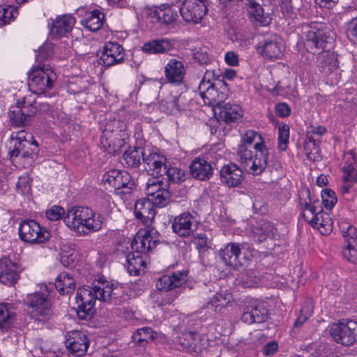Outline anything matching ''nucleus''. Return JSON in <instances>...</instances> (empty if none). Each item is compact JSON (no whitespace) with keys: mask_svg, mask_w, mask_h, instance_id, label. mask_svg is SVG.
Listing matches in <instances>:
<instances>
[{"mask_svg":"<svg viewBox=\"0 0 357 357\" xmlns=\"http://www.w3.org/2000/svg\"><path fill=\"white\" fill-rule=\"evenodd\" d=\"M56 79V73L50 67H34L29 74V88L33 93L41 94L52 88Z\"/></svg>","mask_w":357,"mask_h":357,"instance_id":"8","label":"nucleus"},{"mask_svg":"<svg viewBox=\"0 0 357 357\" xmlns=\"http://www.w3.org/2000/svg\"><path fill=\"white\" fill-rule=\"evenodd\" d=\"M17 190L22 194L28 193L31 190V184L28 176H21L16 184Z\"/></svg>","mask_w":357,"mask_h":357,"instance_id":"57","label":"nucleus"},{"mask_svg":"<svg viewBox=\"0 0 357 357\" xmlns=\"http://www.w3.org/2000/svg\"><path fill=\"white\" fill-rule=\"evenodd\" d=\"M186 73L182 61L171 59L164 67V74L167 81L174 85L181 84Z\"/></svg>","mask_w":357,"mask_h":357,"instance_id":"22","label":"nucleus"},{"mask_svg":"<svg viewBox=\"0 0 357 357\" xmlns=\"http://www.w3.org/2000/svg\"><path fill=\"white\" fill-rule=\"evenodd\" d=\"M214 114L218 115L220 121L227 123L235 122L243 116V110L238 105L225 103L215 109Z\"/></svg>","mask_w":357,"mask_h":357,"instance_id":"27","label":"nucleus"},{"mask_svg":"<svg viewBox=\"0 0 357 357\" xmlns=\"http://www.w3.org/2000/svg\"><path fill=\"white\" fill-rule=\"evenodd\" d=\"M19 236L22 241L30 244H40L48 241L51 236L46 229L33 220H24L19 227Z\"/></svg>","mask_w":357,"mask_h":357,"instance_id":"10","label":"nucleus"},{"mask_svg":"<svg viewBox=\"0 0 357 357\" xmlns=\"http://www.w3.org/2000/svg\"><path fill=\"white\" fill-rule=\"evenodd\" d=\"M15 313L8 303L0 304V329L8 328L13 323Z\"/></svg>","mask_w":357,"mask_h":357,"instance_id":"41","label":"nucleus"},{"mask_svg":"<svg viewBox=\"0 0 357 357\" xmlns=\"http://www.w3.org/2000/svg\"><path fill=\"white\" fill-rule=\"evenodd\" d=\"M303 33L306 38L307 45L311 49H325L327 43H331L334 33L319 23L313 22L303 26Z\"/></svg>","mask_w":357,"mask_h":357,"instance_id":"6","label":"nucleus"},{"mask_svg":"<svg viewBox=\"0 0 357 357\" xmlns=\"http://www.w3.org/2000/svg\"><path fill=\"white\" fill-rule=\"evenodd\" d=\"M135 214L144 225H150L155 215L153 202L149 199H139L135 205Z\"/></svg>","mask_w":357,"mask_h":357,"instance_id":"29","label":"nucleus"},{"mask_svg":"<svg viewBox=\"0 0 357 357\" xmlns=\"http://www.w3.org/2000/svg\"><path fill=\"white\" fill-rule=\"evenodd\" d=\"M48 294L36 292L27 296L26 303L30 309L31 317L39 321H45L52 315V305Z\"/></svg>","mask_w":357,"mask_h":357,"instance_id":"9","label":"nucleus"},{"mask_svg":"<svg viewBox=\"0 0 357 357\" xmlns=\"http://www.w3.org/2000/svg\"><path fill=\"white\" fill-rule=\"evenodd\" d=\"M18 14L17 9L10 5H2L0 6V20L4 24L10 23Z\"/></svg>","mask_w":357,"mask_h":357,"instance_id":"47","label":"nucleus"},{"mask_svg":"<svg viewBox=\"0 0 357 357\" xmlns=\"http://www.w3.org/2000/svg\"><path fill=\"white\" fill-rule=\"evenodd\" d=\"M55 287L63 295L70 294L75 288V280L70 273L63 272L57 277Z\"/></svg>","mask_w":357,"mask_h":357,"instance_id":"36","label":"nucleus"},{"mask_svg":"<svg viewBox=\"0 0 357 357\" xmlns=\"http://www.w3.org/2000/svg\"><path fill=\"white\" fill-rule=\"evenodd\" d=\"M193 57L201 65L208 64L211 61L208 49L206 47L195 48Z\"/></svg>","mask_w":357,"mask_h":357,"instance_id":"50","label":"nucleus"},{"mask_svg":"<svg viewBox=\"0 0 357 357\" xmlns=\"http://www.w3.org/2000/svg\"><path fill=\"white\" fill-rule=\"evenodd\" d=\"M75 24V19L71 15H63L51 20L48 23L50 34L59 38L69 33Z\"/></svg>","mask_w":357,"mask_h":357,"instance_id":"21","label":"nucleus"},{"mask_svg":"<svg viewBox=\"0 0 357 357\" xmlns=\"http://www.w3.org/2000/svg\"><path fill=\"white\" fill-rule=\"evenodd\" d=\"M281 9L283 14L290 18L295 17L298 11V9L294 7L291 0H282Z\"/></svg>","mask_w":357,"mask_h":357,"instance_id":"54","label":"nucleus"},{"mask_svg":"<svg viewBox=\"0 0 357 357\" xmlns=\"http://www.w3.org/2000/svg\"><path fill=\"white\" fill-rule=\"evenodd\" d=\"M278 236V232L274 225L268 222H264L254 230V238L259 242L268 238L275 239Z\"/></svg>","mask_w":357,"mask_h":357,"instance_id":"37","label":"nucleus"},{"mask_svg":"<svg viewBox=\"0 0 357 357\" xmlns=\"http://www.w3.org/2000/svg\"><path fill=\"white\" fill-rule=\"evenodd\" d=\"M66 345L68 351L77 356H84L89 346L87 336L79 331H72L66 335Z\"/></svg>","mask_w":357,"mask_h":357,"instance_id":"16","label":"nucleus"},{"mask_svg":"<svg viewBox=\"0 0 357 357\" xmlns=\"http://www.w3.org/2000/svg\"><path fill=\"white\" fill-rule=\"evenodd\" d=\"M188 280L187 272L177 271L171 275H165L158 279L156 287L159 290L168 291L182 287Z\"/></svg>","mask_w":357,"mask_h":357,"instance_id":"25","label":"nucleus"},{"mask_svg":"<svg viewBox=\"0 0 357 357\" xmlns=\"http://www.w3.org/2000/svg\"><path fill=\"white\" fill-rule=\"evenodd\" d=\"M167 158L157 150H151L145 153L144 162L146 170L155 176H162L165 169Z\"/></svg>","mask_w":357,"mask_h":357,"instance_id":"18","label":"nucleus"},{"mask_svg":"<svg viewBox=\"0 0 357 357\" xmlns=\"http://www.w3.org/2000/svg\"><path fill=\"white\" fill-rule=\"evenodd\" d=\"M237 150L238 161L246 172L253 175L261 174L267 167L269 156L264 140L257 132L248 130Z\"/></svg>","mask_w":357,"mask_h":357,"instance_id":"1","label":"nucleus"},{"mask_svg":"<svg viewBox=\"0 0 357 357\" xmlns=\"http://www.w3.org/2000/svg\"><path fill=\"white\" fill-rule=\"evenodd\" d=\"M178 344L189 353L198 354L204 348V338L199 333L186 332L178 338Z\"/></svg>","mask_w":357,"mask_h":357,"instance_id":"26","label":"nucleus"},{"mask_svg":"<svg viewBox=\"0 0 357 357\" xmlns=\"http://www.w3.org/2000/svg\"><path fill=\"white\" fill-rule=\"evenodd\" d=\"M126 267L130 275H137L140 271L145 266L144 255L136 254L134 252L128 254L126 257Z\"/></svg>","mask_w":357,"mask_h":357,"instance_id":"38","label":"nucleus"},{"mask_svg":"<svg viewBox=\"0 0 357 357\" xmlns=\"http://www.w3.org/2000/svg\"><path fill=\"white\" fill-rule=\"evenodd\" d=\"M190 172L194 178L205 181L212 176L213 167L204 158H197L190 164Z\"/></svg>","mask_w":357,"mask_h":357,"instance_id":"32","label":"nucleus"},{"mask_svg":"<svg viewBox=\"0 0 357 357\" xmlns=\"http://www.w3.org/2000/svg\"><path fill=\"white\" fill-rule=\"evenodd\" d=\"M323 204L326 208L331 209L337 202V198L334 191L325 189L321 194Z\"/></svg>","mask_w":357,"mask_h":357,"instance_id":"51","label":"nucleus"},{"mask_svg":"<svg viewBox=\"0 0 357 357\" xmlns=\"http://www.w3.org/2000/svg\"><path fill=\"white\" fill-rule=\"evenodd\" d=\"M193 242L197 246L199 252H204L208 248V239L204 234H197L194 237Z\"/></svg>","mask_w":357,"mask_h":357,"instance_id":"56","label":"nucleus"},{"mask_svg":"<svg viewBox=\"0 0 357 357\" xmlns=\"http://www.w3.org/2000/svg\"><path fill=\"white\" fill-rule=\"evenodd\" d=\"M208 0H184L180 13L184 20L197 23L207 12Z\"/></svg>","mask_w":357,"mask_h":357,"instance_id":"12","label":"nucleus"},{"mask_svg":"<svg viewBox=\"0 0 357 357\" xmlns=\"http://www.w3.org/2000/svg\"><path fill=\"white\" fill-rule=\"evenodd\" d=\"M214 71L207 70L199 84L198 90L205 104L213 107L220 106L227 98L229 87L222 80L214 79Z\"/></svg>","mask_w":357,"mask_h":357,"instance_id":"4","label":"nucleus"},{"mask_svg":"<svg viewBox=\"0 0 357 357\" xmlns=\"http://www.w3.org/2000/svg\"><path fill=\"white\" fill-rule=\"evenodd\" d=\"M276 114L281 116L285 117L289 115L290 108L286 103H279L275 107Z\"/></svg>","mask_w":357,"mask_h":357,"instance_id":"61","label":"nucleus"},{"mask_svg":"<svg viewBox=\"0 0 357 357\" xmlns=\"http://www.w3.org/2000/svg\"><path fill=\"white\" fill-rule=\"evenodd\" d=\"M156 241L153 240L150 231L148 230H139L134 237L131 248L136 254L145 255L148 252L154 248Z\"/></svg>","mask_w":357,"mask_h":357,"instance_id":"24","label":"nucleus"},{"mask_svg":"<svg viewBox=\"0 0 357 357\" xmlns=\"http://www.w3.org/2000/svg\"><path fill=\"white\" fill-rule=\"evenodd\" d=\"M259 50L263 56L270 59L280 58L284 51V44L282 38L277 35L266 38L259 47Z\"/></svg>","mask_w":357,"mask_h":357,"instance_id":"17","label":"nucleus"},{"mask_svg":"<svg viewBox=\"0 0 357 357\" xmlns=\"http://www.w3.org/2000/svg\"><path fill=\"white\" fill-rule=\"evenodd\" d=\"M146 16L153 22L169 24L175 22L177 13L169 6L162 5L160 7H149L145 10Z\"/></svg>","mask_w":357,"mask_h":357,"instance_id":"20","label":"nucleus"},{"mask_svg":"<svg viewBox=\"0 0 357 357\" xmlns=\"http://www.w3.org/2000/svg\"><path fill=\"white\" fill-rule=\"evenodd\" d=\"M289 139V128L287 125H282L278 128V148L281 151H285L287 148Z\"/></svg>","mask_w":357,"mask_h":357,"instance_id":"48","label":"nucleus"},{"mask_svg":"<svg viewBox=\"0 0 357 357\" xmlns=\"http://www.w3.org/2000/svg\"><path fill=\"white\" fill-rule=\"evenodd\" d=\"M64 214L65 210L59 206H53L46 211L47 218L52 221L59 220Z\"/></svg>","mask_w":357,"mask_h":357,"instance_id":"55","label":"nucleus"},{"mask_svg":"<svg viewBox=\"0 0 357 357\" xmlns=\"http://www.w3.org/2000/svg\"><path fill=\"white\" fill-rule=\"evenodd\" d=\"M351 29L349 32V36L354 40L357 42V17L355 19H353L351 22Z\"/></svg>","mask_w":357,"mask_h":357,"instance_id":"63","label":"nucleus"},{"mask_svg":"<svg viewBox=\"0 0 357 357\" xmlns=\"http://www.w3.org/2000/svg\"><path fill=\"white\" fill-rule=\"evenodd\" d=\"M321 8H331L333 7L338 0H315Z\"/></svg>","mask_w":357,"mask_h":357,"instance_id":"64","label":"nucleus"},{"mask_svg":"<svg viewBox=\"0 0 357 357\" xmlns=\"http://www.w3.org/2000/svg\"><path fill=\"white\" fill-rule=\"evenodd\" d=\"M344 181H353L357 183V170L355 169L352 163L344 165L342 168Z\"/></svg>","mask_w":357,"mask_h":357,"instance_id":"52","label":"nucleus"},{"mask_svg":"<svg viewBox=\"0 0 357 357\" xmlns=\"http://www.w3.org/2000/svg\"><path fill=\"white\" fill-rule=\"evenodd\" d=\"M104 20V14L100 10H95L86 14L82 20V24L89 30L96 31L102 26Z\"/></svg>","mask_w":357,"mask_h":357,"instance_id":"35","label":"nucleus"},{"mask_svg":"<svg viewBox=\"0 0 357 357\" xmlns=\"http://www.w3.org/2000/svg\"><path fill=\"white\" fill-rule=\"evenodd\" d=\"M26 133L24 130L13 132L10 137V158L21 156L23 158L34 160L38 153V146L36 141L32 142L26 139Z\"/></svg>","mask_w":357,"mask_h":357,"instance_id":"7","label":"nucleus"},{"mask_svg":"<svg viewBox=\"0 0 357 357\" xmlns=\"http://www.w3.org/2000/svg\"><path fill=\"white\" fill-rule=\"evenodd\" d=\"M125 56L124 50L119 44L107 42L105 45L100 59L105 66H112L123 63Z\"/></svg>","mask_w":357,"mask_h":357,"instance_id":"19","label":"nucleus"},{"mask_svg":"<svg viewBox=\"0 0 357 357\" xmlns=\"http://www.w3.org/2000/svg\"><path fill=\"white\" fill-rule=\"evenodd\" d=\"M116 287L106 280L100 278L93 282L91 287L79 288L76 295V303L80 312L87 315L93 314L96 300L109 302L116 298Z\"/></svg>","mask_w":357,"mask_h":357,"instance_id":"2","label":"nucleus"},{"mask_svg":"<svg viewBox=\"0 0 357 357\" xmlns=\"http://www.w3.org/2000/svg\"><path fill=\"white\" fill-rule=\"evenodd\" d=\"M106 181L119 193L129 194L135 188V183L130 175L126 172L113 169L107 172Z\"/></svg>","mask_w":357,"mask_h":357,"instance_id":"15","label":"nucleus"},{"mask_svg":"<svg viewBox=\"0 0 357 357\" xmlns=\"http://www.w3.org/2000/svg\"><path fill=\"white\" fill-rule=\"evenodd\" d=\"M174 43L168 38L151 40L142 46V51L148 54L167 53L174 49Z\"/></svg>","mask_w":357,"mask_h":357,"instance_id":"31","label":"nucleus"},{"mask_svg":"<svg viewBox=\"0 0 357 357\" xmlns=\"http://www.w3.org/2000/svg\"><path fill=\"white\" fill-rule=\"evenodd\" d=\"M25 100L18 102L16 105L10 107L8 116L11 124L15 127H24L29 120V115L25 114Z\"/></svg>","mask_w":357,"mask_h":357,"instance_id":"33","label":"nucleus"},{"mask_svg":"<svg viewBox=\"0 0 357 357\" xmlns=\"http://www.w3.org/2000/svg\"><path fill=\"white\" fill-rule=\"evenodd\" d=\"M63 220L67 227L77 232H84V229L98 231L103 225L100 214L84 206H75L68 210Z\"/></svg>","mask_w":357,"mask_h":357,"instance_id":"3","label":"nucleus"},{"mask_svg":"<svg viewBox=\"0 0 357 357\" xmlns=\"http://www.w3.org/2000/svg\"><path fill=\"white\" fill-rule=\"evenodd\" d=\"M225 61L229 66H236L238 63V56L234 52H228L225 54Z\"/></svg>","mask_w":357,"mask_h":357,"instance_id":"62","label":"nucleus"},{"mask_svg":"<svg viewBox=\"0 0 357 357\" xmlns=\"http://www.w3.org/2000/svg\"><path fill=\"white\" fill-rule=\"evenodd\" d=\"M161 110L168 114H174L183 109L184 105L181 102V97L169 96L160 103Z\"/></svg>","mask_w":357,"mask_h":357,"instance_id":"39","label":"nucleus"},{"mask_svg":"<svg viewBox=\"0 0 357 357\" xmlns=\"http://www.w3.org/2000/svg\"><path fill=\"white\" fill-rule=\"evenodd\" d=\"M222 183L228 187H236L244 179L243 170L235 163H229L224 165L220 172Z\"/></svg>","mask_w":357,"mask_h":357,"instance_id":"23","label":"nucleus"},{"mask_svg":"<svg viewBox=\"0 0 357 357\" xmlns=\"http://www.w3.org/2000/svg\"><path fill=\"white\" fill-rule=\"evenodd\" d=\"M250 246L247 243H229L219 251V256L227 266L238 268L242 265L241 255L248 250Z\"/></svg>","mask_w":357,"mask_h":357,"instance_id":"13","label":"nucleus"},{"mask_svg":"<svg viewBox=\"0 0 357 357\" xmlns=\"http://www.w3.org/2000/svg\"><path fill=\"white\" fill-rule=\"evenodd\" d=\"M342 235L347 246L357 245V229L355 227L349 225L347 229L342 228Z\"/></svg>","mask_w":357,"mask_h":357,"instance_id":"49","label":"nucleus"},{"mask_svg":"<svg viewBox=\"0 0 357 357\" xmlns=\"http://www.w3.org/2000/svg\"><path fill=\"white\" fill-rule=\"evenodd\" d=\"M19 278L15 264L6 258L0 259V282L11 286L15 284Z\"/></svg>","mask_w":357,"mask_h":357,"instance_id":"30","label":"nucleus"},{"mask_svg":"<svg viewBox=\"0 0 357 357\" xmlns=\"http://www.w3.org/2000/svg\"><path fill=\"white\" fill-rule=\"evenodd\" d=\"M167 184L164 183L159 178H149L146 183V194L148 199H150L155 195L159 193L162 188H167Z\"/></svg>","mask_w":357,"mask_h":357,"instance_id":"44","label":"nucleus"},{"mask_svg":"<svg viewBox=\"0 0 357 357\" xmlns=\"http://www.w3.org/2000/svg\"><path fill=\"white\" fill-rule=\"evenodd\" d=\"M330 335L337 343L351 345L357 339V322L348 320L346 322L333 324L330 328Z\"/></svg>","mask_w":357,"mask_h":357,"instance_id":"11","label":"nucleus"},{"mask_svg":"<svg viewBox=\"0 0 357 357\" xmlns=\"http://www.w3.org/2000/svg\"><path fill=\"white\" fill-rule=\"evenodd\" d=\"M344 257L351 263H357V250L356 246H347L343 250Z\"/></svg>","mask_w":357,"mask_h":357,"instance_id":"58","label":"nucleus"},{"mask_svg":"<svg viewBox=\"0 0 357 357\" xmlns=\"http://www.w3.org/2000/svg\"><path fill=\"white\" fill-rule=\"evenodd\" d=\"M170 197V192L167 187L160 190L159 193L149 199L153 202V206L155 205L159 207H164L169 202Z\"/></svg>","mask_w":357,"mask_h":357,"instance_id":"46","label":"nucleus"},{"mask_svg":"<svg viewBox=\"0 0 357 357\" xmlns=\"http://www.w3.org/2000/svg\"><path fill=\"white\" fill-rule=\"evenodd\" d=\"M231 295L227 291H220L213 296L211 300V304L214 307L215 311H220L230 303Z\"/></svg>","mask_w":357,"mask_h":357,"instance_id":"43","label":"nucleus"},{"mask_svg":"<svg viewBox=\"0 0 357 357\" xmlns=\"http://www.w3.org/2000/svg\"><path fill=\"white\" fill-rule=\"evenodd\" d=\"M310 145H312L313 149H312L310 152L307 153V157L308 159L314 161L319 158V148L317 146L315 140L309 137V142L305 145V149L307 150V147Z\"/></svg>","mask_w":357,"mask_h":357,"instance_id":"59","label":"nucleus"},{"mask_svg":"<svg viewBox=\"0 0 357 357\" xmlns=\"http://www.w3.org/2000/svg\"><path fill=\"white\" fill-rule=\"evenodd\" d=\"M278 345L275 341L269 342L266 344L262 348V353L266 356L273 355L278 350Z\"/></svg>","mask_w":357,"mask_h":357,"instance_id":"60","label":"nucleus"},{"mask_svg":"<svg viewBox=\"0 0 357 357\" xmlns=\"http://www.w3.org/2000/svg\"><path fill=\"white\" fill-rule=\"evenodd\" d=\"M155 337V333L149 327H144L137 329V331L132 335L134 341L139 345H144L151 340H153Z\"/></svg>","mask_w":357,"mask_h":357,"instance_id":"42","label":"nucleus"},{"mask_svg":"<svg viewBox=\"0 0 357 357\" xmlns=\"http://www.w3.org/2000/svg\"><path fill=\"white\" fill-rule=\"evenodd\" d=\"M301 314L296 319L294 323V327L299 328L301 327L312 315V307L310 305L307 307H303L300 311Z\"/></svg>","mask_w":357,"mask_h":357,"instance_id":"53","label":"nucleus"},{"mask_svg":"<svg viewBox=\"0 0 357 357\" xmlns=\"http://www.w3.org/2000/svg\"><path fill=\"white\" fill-rule=\"evenodd\" d=\"M308 201L301 202V209L304 220L313 228L317 229L323 235L331 233L333 229V220L330 215L318 208V202L312 201L308 196Z\"/></svg>","mask_w":357,"mask_h":357,"instance_id":"5","label":"nucleus"},{"mask_svg":"<svg viewBox=\"0 0 357 357\" xmlns=\"http://www.w3.org/2000/svg\"><path fill=\"white\" fill-rule=\"evenodd\" d=\"M319 70L325 75H329L337 68V59L332 52H324L319 57Z\"/></svg>","mask_w":357,"mask_h":357,"instance_id":"34","label":"nucleus"},{"mask_svg":"<svg viewBox=\"0 0 357 357\" xmlns=\"http://www.w3.org/2000/svg\"><path fill=\"white\" fill-rule=\"evenodd\" d=\"M145 153L143 149L139 147L130 149L124 153L123 159L128 166L137 167L140 164L142 159L144 160Z\"/></svg>","mask_w":357,"mask_h":357,"instance_id":"40","label":"nucleus"},{"mask_svg":"<svg viewBox=\"0 0 357 357\" xmlns=\"http://www.w3.org/2000/svg\"><path fill=\"white\" fill-rule=\"evenodd\" d=\"M166 175L169 181L174 183L181 182L185 179V174L183 170L180 168L172 167H165V169L162 172V176Z\"/></svg>","mask_w":357,"mask_h":357,"instance_id":"45","label":"nucleus"},{"mask_svg":"<svg viewBox=\"0 0 357 357\" xmlns=\"http://www.w3.org/2000/svg\"><path fill=\"white\" fill-rule=\"evenodd\" d=\"M268 317V310L264 303L260 302L248 307L247 310L242 314L241 319L243 322L251 324L264 322Z\"/></svg>","mask_w":357,"mask_h":357,"instance_id":"28","label":"nucleus"},{"mask_svg":"<svg viewBox=\"0 0 357 357\" xmlns=\"http://www.w3.org/2000/svg\"><path fill=\"white\" fill-rule=\"evenodd\" d=\"M198 227L195 217L188 212H185L174 218L172 225L173 231L181 237L190 236Z\"/></svg>","mask_w":357,"mask_h":357,"instance_id":"14","label":"nucleus"}]
</instances>
